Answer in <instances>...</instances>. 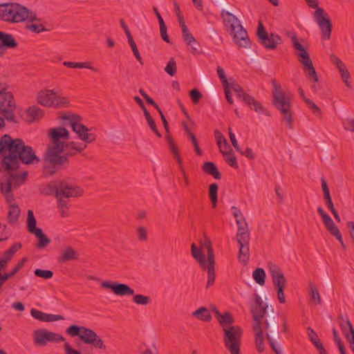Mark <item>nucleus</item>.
I'll list each match as a JSON object with an SVG mask.
<instances>
[{
	"instance_id": "1",
	"label": "nucleus",
	"mask_w": 354,
	"mask_h": 354,
	"mask_svg": "<svg viewBox=\"0 0 354 354\" xmlns=\"http://www.w3.org/2000/svg\"><path fill=\"white\" fill-rule=\"evenodd\" d=\"M6 153L2 158L1 167L7 172L17 170L19 161L26 165L39 162L32 147L25 145L21 139H12L8 134H5L0 139V155Z\"/></svg>"
},
{
	"instance_id": "2",
	"label": "nucleus",
	"mask_w": 354,
	"mask_h": 354,
	"mask_svg": "<svg viewBox=\"0 0 354 354\" xmlns=\"http://www.w3.org/2000/svg\"><path fill=\"white\" fill-rule=\"evenodd\" d=\"M254 304L251 308V313L253 315V310H257L259 315V326L265 331L266 338L270 345L272 349L276 354H282L281 349L277 344V339L279 337V324L281 326L283 333H286L288 331V323L286 318L281 316L279 319L274 315V310L271 308L270 312L268 311V306L264 303L261 297L257 295H254Z\"/></svg>"
},
{
	"instance_id": "3",
	"label": "nucleus",
	"mask_w": 354,
	"mask_h": 354,
	"mask_svg": "<svg viewBox=\"0 0 354 354\" xmlns=\"http://www.w3.org/2000/svg\"><path fill=\"white\" fill-rule=\"evenodd\" d=\"M191 254L201 268L207 272L206 288H209L214 283L216 279L215 257L210 240L205 237V241L201 244L200 248H198L195 243H192Z\"/></svg>"
},
{
	"instance_id": "4",
	"label": "nucleus",
	"mask_w": 354,
	"mask_h": 354,
	"mask_svg": "<svg viewBox=\"0 0 354 354\" xmlns=\"http://www.w3.org/2000/svg\"><path fill=\"white\" fill-rule=\"evenodd\" d=\"M0 19L12 24L40 21L35 11L14 2L0 4Z\"/></svg>"
},
{
	"instance_id": "5",
	"label": "nucleus",
	"mask_w": 354,
	"mask_h": 354,
	"mask_svg": "<svg viewBox=\"0 0 354 354\" xmlns=\"http://www.w3.org/2000/svg\"><path fill=\"white\" fill-rule=\"evenodd\" d=\"M234 323L232 317L220 325L223 334V342L230 354H240L243 330L240 326L234 325Z\"/></svg>"
},
{
	"instance_id": "6",
	"label": "nucleus",
	"mask_w": 354,
	"mask_h": 354,
	"mask_svg": "<svg viewBox=\"0 0 354 354\" xmlns=\"http://www.w3.org/2000/svg\"><path fill=\"white\" fill-rule=\"evenodd\" d=\"M273 104L280 111L283 120L287 123L288 127L291 129L292 126L291 97L286 95L275 81H273Z\"/></svg>"
},
{
	"instance_id": "7",
	"label": "nucleus",
	"mask_w": 354,
	"mask_h": 354,
	"mask_svg": "<svg viewBox=\"0 0 354 354\" xmlns=\"http://www.w3.org/2000/svg\"><path fill=\"white\" fill-rule=\"evenodd\" d=\"M48 136L50 144L48 146L45 153V159L50 156L55 159L57 156L55 155L56 151H64L66 147V142L70 138L68 131L62 127L50 129Z\"/></svg>"
},
{
	"instance_id": "8",
	"label": "nucleus",
	"mask_w": 354,
	"mask_h": 354,
	"mask_svg": "<svg viewBox=\"0 0 354 354\" xmlns=\"http://www.w3.org/2000/svg\"><path fill=\"white\" fill-rule=\"evenodd\" d=\"M66 332L71 337H79L82 342L91 344L95 348L103 350L106 348L103 340L92 329L84 326L71 325L66 329Z\"/></svg>"
},
{
	"instance_id": "9",
	"label": "nucleus",
	"mask_w": 354,
	"mask_h": 354,
	"mask_svg": "<svg viewBox=\"0 0 354 354\" xmlns=\"http://www.w3.org/2000/svg\"><path fill=\"white\" fill-rule=\"evenodd\" d=\"M291 39L293 48L297 51L296 55L298 61L302 64L306 76L310 82H318V76L308 53L298 41L297 36L292 37Z\"/></svg>"
},
{
	"instance_id": "10",
	"label": "nucleus",
	"mask_w": 354,
	"mask_h": 354,
	"mask_svg": "<svg viewBox=\"0 0 354 354\" xmlns=\"http://www.w3.org/2000/svg\"><path fill=\"white\" fill-rule=\"evenodd\" d=\"M60 118L64 120L65 125L71 127L73 131L77 134L82 141L90 144L95 140V136L88 133V129L80 122L82 118L78 115L70 113L64 115Z\"/></svg>"
},
{
	"instance_id": "11",
	"label": "nucleus",
	"mask_w": 354,
	"mask_h": 354,
	"mask_svg": "<svg viewBox=\"0 0 354 354\" xmlns=\"http://www.w3.org/2000/svg\"><path fill=\"white\" fill-rule=\"evenodd\" d=\"M71 149L64 154L62 153L64 151H56L55 155L57 156L52 159L50 156L45 159L46 164L44 167L45 174H53L62 168H65L69 166L68 158L77 153L76 151H71Z\"/></svg>"
},
{
	"instance_id": "12",
	"label": "nucleus",
	"mask_w": 354,
	"mask_h": 354,
	"mask_svg": "<svg viewBox=\"0 0 354 354\" xmlns=\"http://www.w3.org/2000/svg\"><path fill=\"white\" fill-rule=\"evenodd\" d=\"M55 197H78L83 194V190L78 186H74L64 180H55L49 185Z\"/></svg>"
},
{
	"instance_id": "13",
	"label": "nucleus",
	"mask_w": 354,
	"mask_h": 354,
	"mask_svg": "<svg viewBox=\"0 0 354 354\" xmlns=\"http://www.w3.org/2000/svg\"><path fill=\"white\" fill-rule=\"evenodd\" d=\"M227 89H232L236 95V97L248 105L251 109L254 110L257 113H261L268 115H269L267 110L263 107L259 101L256 100L253 97L245 93L241 86L235 81L228 82Z\"/></svg>"
},
{
	"instance_id": "14",
	"label": "nucleus",
	"mask_w": 354,
	"mask_h": 354,
	"mask_svg": "<svg viewBox=\"0 0 354 354\" xmlns=\"http://www.w3.org/2000/svg\"><path fill=\"white\" fill-rule=\"evenodd\" d=\"M27 172L24 171L21 174H10L5 175L1 180L0 186L1 192L6 195L7 199L12 196L10 192L12 188H17L24 183L27 177Z\"/></svg>"
},
{
	"instance_id": "15",
	"label": "nucleus",
	"mask_w": 354,
	"mask_h": 354,
	"mask_svg": "<svg viewBox=\"0 0 354 354\" xmlns=\"http://www.w3.org/2000/svg\"><path fill=\"white\" fill-rule=\"evenodd\" d=\"M313 17L320 28L322 38L324 40H329L333 26L328 12L322 8H317L313 12Z\"/></svg>"
},
{
	"instance_id": "16",
	"label": "nucleus",
	"mask_w": 354,
	"mask_h": 354,
	"mask_svg": "<svg viewBox=\"0 0 354 354\" xmlns=\"http://www.w3.org/2000/svg\"><path fill=\"white\" fill-rule=\"evenodd\" d=\"M257 36L259 43L268 50H274L282 43V39L278 35L268 33L261 21L259 22Z\"/></svg>"
},
{
	"instance_id": "17",
	"label": "nucleus",
	"mask_w": 354,
	"mask_h": 354,
	"mask_svg": "<svg viewBox=\"0 0 354 354\" xmlns=\"http://www.w3.org/2000/svg\"><path fill=\"white\" fill-rule=\"evenodd\" d=\"M32 338L35 344L40 346H46L48 342L59 343L65 341V338L62 335L45 328L34 330Z\"/></svg>"
},
{
	"instance_id": "18",
	"label": "nucleus",
	"mask_w": 354,
	"mask_h": 354,
	"mask_svg": "<svg viewBox=\"0 0 354 354\" xmlns=\"http://www.w3.org/2000/svg\"><path fill=\"white\" fill-rule=\"evenodd\" d=\"M15 102L10 92L0 93V113L8 121L16 122L14 111Z\"/></svg>"
},
{
	"instance_id": "19",
	"label": "nucleus",
	"mask_w": 354,
	"mask_h": 354,
	"mask_svg": "<svg viewBox=\"0 0 354 354\" xmlns=\"http://www.w3.org/2000/svg\"><path fill=\"white\" fill-rule=\"evenodd\" d=\"M317 212L321 216L323 223L327 230L339 241L342 248L345 250L346 246L344 243L342 236L338 227L335 224L330 216L326 213L322 207H317Z\"/></svg>"
},
{
	"instance_id": "20",
	"label": "nucleus",
	"mask_w": 354,
	"mask_h": 354,
	"mask_svg": "<svg viewBox=\"0 0 354 354\" xmlns=\"http://www.w3.org/2000/svg\"><path fill=\"white\" fill-rule=\"evenodd\" d=\"M100 286L104 288L110 289L115 295L118 296H131L134 295L133 289L124 283L104 281Z\"/></svg>"
},
{
	"instance_id": "21",
	"label": "nucleus",
	"mask_w": 354,
	"mask_h": 354,
	"mask_svg": "<svg viewBox=\"0 0 354 354\" xmlns=\"http://www.w3.org/2000/svg\"><path fill=\"white\" fill-rule=\"evenodd\" d=\"M259 315L257 310H253V320L254 321V324L253 325V330L254 332V344L256 348L259 353H262L264 351L265 346H264V336H263V330L262 328L259 326Z\"/></svg>"
},
{
	"instance_id": "22",
	"label": "nucleus",
	"mask_w": 354,
	"mask_h": 354,
	"mask_svg": "<svg viewBox=\"0 0 354 354\" xmlns=\"http://www.w3.org/2000/svg\"><path fill=\"white\" fill-rule=\"evenodd\" d=\"M17 46L18 43L11 34L0 31V57H3L7 50L15 49Z\"/></svg>"
},
{
	"instance_id": "23",
	"label": "nucleus",
	"mask_w": 354,
	"mask_h": 354,
	"mask_svg": "<svg viewBox=\"0 0 354 354\" xmlns=\"http://www.w3.org/2000/svg\"><path fill=\"white\" fill-rule=\"evenodd\" d=\"M268 272L272 277L274 287L286 286L287 281L281 269L276 264L269 263Z\"/></svg>"
},
{
	"instance_id": "24",
	"label": "nucleus",
	"mask_w": 354,
	"mask_h": 354,
	"mask_svg": "<svg viewBox=\"0 0 354 354\" xmlns=\"http://www.w3.org/2000/svg\"><path fill=\"white\" fill-rule=\"evenodd\" d=\"M230 34L233 35L234 42L241 48H250V41L248 38L246 30L241 24L239 28L230 30Z\"/></svg>"
},
{
	"instance_id": "25",
	"label": "nucleus",
	"mask_w": 354,
	"mask_h": 354,
	"mask_svg": "<svg viewBox=\"0 0 354 354\" xmlns=\"http://www.w3.org/2000/svg\"><path fill=\"white\" fill-rule=\"evenodd\" d=\"M54 98L55 92L53 90H42L37 95V102L45 107L52 108Z\"/></svg>"
},
{
	"instance_id": "26",
	"label": "nucleus",
	"mask_w": 354,
	"mask_h": 354,
	"mask_svg": "<svg viewBox=\"0 0 354 354\" xmlns=\"http://www.w3.org/2000/svg\"><path fill=\"white\" fill-rule=\"evenodd\" d=\"M30 315L35 319L45 322H53L63 320L64 319L62 315L47 314L35 308L31 309Z\"/></svg>"
},
{
	"instance_id": "27",
	"label": "nucleus",
	"mask_w": 354,
	"mask_h": 354,
	"mask_svg": "<svg viewBox=\"0 0 354 354\" xmlns=\"http://www.w3.org/2000/svg\"><path fill=\"white\" fill-rule=\"evenodd\" d=\"M221 17L223 19V24L225 27L229 28L230 30H234V28H239L241 25L240 21L232 13L227 10H222Z\"/></svg>"
},
{
	"instance_id": "28",
	"label": "nucleus",
	"mask_w": 354,
	"mask_h": 354,
	"mask_svg": "<svg viewBox=\"0 0 354 354\" xmlns=\"http://www.w3.org/2000/svg\"><path fill=\"white\" fill-rule=\"evenodd\" d=\"M79 258L78 252L72 247L67 246L62 250V253L57 257V261L59 263H64L70 261L77 260Z\"/></svg>"
},
{
	"instance_id": "29",
	"label": "nucleus",
	"mask_w": 354,
	"mask_h": 354,
	"mask_svg": "<svg viewBox=\"0 0 354 354\" xmlns=\"http://www.w3.org/2000/svg\"><path fill=\"white\" fill-rule=\"evenodd\" d=\"M307 331L310 342L316 347L319 351V354H328L326 350L324 348L322 343L319 340L317 334L314 331V330L310 327H308Z\"/></svg>"
},
{
	"instance_id": "30",
	"label": "nucleus",
	"mask_w": 354,
	"mask_h": 354,
	"mask_svg": "<svg viewBox=\"0 0 354 354\" xmlns=\"http://www.w3.org/2000/svg\"><path fill=\"white\" fill-rule=\"evenodd\" d=\"M236 239L239 245H249L250 232L248 225H246L245 227L241 226L238 227Z\"/></svg>"
},
{
	"instance_id": "31",
	"label": "nucleus",
	"mask_w": 354,
	"mask_h": 354,
	"mask_svg": "<svg viewBox=\"0 0 354 354\" xmlns=\"http://www.w3.org/2000/svg\"><path fill=\"white\" fill-rule=\"evenodd\" d=\"M202 170L206 174L212 176L216 179H221V174L215 164L212 162H205L202 165Z\"/></svg>"
},
{
	"instance_id": "32",
	"label": "nucleus",
	"mask_w": 354,
	"mask_h": 354,
	"mask_svg": "<svg viewBox=\"0 0 354 354\" xmlns=\"http://www.w3.org/2000/svg\"><path fill=\"white\" fill-rule=\"evenodd\" d=\"M192 316L198 319L209 322L212 319V315L209 310L205 307H201L192 313Z\"/></svg>"
},
{
	"instance_id": "33",
	"label": "nucleus",
	"mask_w": 354,
	"mask_h": 354,
	"mask_svg": "<svg viewBox=\"0 0 354 354\" xmlns=\"http://www.w3.org/2000/svg\"><path fill=\"white\" fill-rule=\"evenodd\" d=\"M166 140H167V141L168 142V145H169V149H170L171 151L174 154V157L175 160H176V162L178 164L179 168L182 169V163H183V162H182V159H181V158H180V156L179 155L178 147L175 145L174 141L173 140V139L171 138V136L169 134H167L166 136Z\"/></svg>"
},
{
	"instance_id": "34",
	"label": "nucleus",
	"mask_w": 354,
	"mask_h": 354,
	"mask_svg": "<svg viewBox=\"0 0 354 354\" xmlns=\"http://www.w3.org/2000/svg\"><path fill=\"white\" fill-rule=\"evenodd\" d=\"M231 210L234 217L235 218L238 227L241 226L245 227V225H248V223L246 222L242 212L235 206L232 207Z\"/></svg>"
},
{
	"instance_id": "35",
	"label": "nucleus",
	"mask_w": 354,
	"mask_h": 354,
	"mask_svg": "<svg viewBox=\"0 0 354 354\" xmlns=\"http://www.w3.org/2000/svg\"><path fill=\"white\" fill-rule=\"evenodd\" d=\"M211 310L214 313L215 317L218 319L219 325L223 324L233 317L230 313L225 312L221 313L215 306H212Z\"/></svg>"
},
{
	"instance_id": "36",
	"label": "nucleus",
	"mask_w": 354,
	"mask_h": 354,
	"mask_svg": "<svg viewBox=\"0 0 354 354\" xmlns=\"http://www.w3.org/2000/svg\"><path fill=\"white\" fill-rule=\"evenodd\" d=\"M310 286V301L315 304L319 305L322 304V298L321 296L314 283L312 282L309 283Z\"/></svg>"
},
{
	"instance_id": "37",
	"label": "nucleus",
	"mask_w": 354,
	"mask_h": 354,
	"mask_svg": "<svg viewBox=\"0 0 354 354\" xmlns=\"http://www.w3.org/2000/svg\"><path fill=\"white\" fill-rule=\"evenodd\" d=\"M36 225H37V221L34 216L33 212H32V210L29 209L28 211L27 228H28V230L31 234L36 232L37 230H40V228H38L36 227Z\"/></svg>"
},
{
	"instance_id": "38",
	"label": "nucleus",
	"mask_w": 354,
	"mask_h": 354,
	"mask_svg": "<svg viewBox=\"0 0 354 354\" xmlns=\"http://www.w3.org/2000/svg\"><path fill=\"white\" fill-rule=\"evenodd\" d=\"M238 259L243 265L247 264L249 259V245H239Z\"/></svg>"
},
{
	"instance_id": "39",
	"label": "nucleus",
	"mask_w": 354,
	"mask_h": 354,
	"mask_svg": "<svg viewBox=\"0 0 354 354\" xmlns=\"http://www.w3.org/2000/svg\"><path fill=\"white\" fill-rule=\"evenodd\" d=\"M35 235L37 238H38L39 241L37 243V247L39 248H43L46 247L50 242V240L48 239L42 232L41 229L37 230L36 232L32 233Z\"/></svg>"
},
{
	"instance_id": "40",
	"label": "nucleus",
	"mask_w": 354,
	"mask_h": 354,
	"mask_svg": "<svg viewBox=\"0 0 354 354\" xmlns=\"http://www.w3.org/2000/svg\"><path fill=\"white\" fill-rule=\"evenodd\" d=\"M69 101L67 97L57 95L55 93V98L53 100V108L68 107Z\"/></svg>"
},
{
	"instance_id": "41",
	"label": "nucleus",
	"mask_w": 354,
	"mask_h": 354,
	"mask_svg": "<svg viewBox=\"0 0 354 354\" xmlns=\"http://www.w3.org/2000/svg\"><path fill=\"white\" fill-rule=\"evenodd\" d=\"M254 281L259 285L263 286L266 282V272L262 268H257L252 273Z\"/></svg>"
},
{
	"instance_id": "42",
	"label": "nucleus",
	"mask_w": 354,
	"mask_h": 354,
	"mask_svg": "<svg viewBox=\"0 0 354 354\" xmlns=\"http://www.w3.org/2000/svg\"><path fill=\"white\" fill-rule=\"evenodd\" d=\"M27 113L32 120H39L44 115L43 110L35 106L30 107L27 111Z\"/></svg>"
},
{
	"instance_id": "43",
	"label": "nucleus",
	"mask_w": 354,
	"mask_h": 354,
	"mask_svg": "<svg viewBox=\"0 0 354 354\" xmlns=\"http://www.w3.org/2000/svg\"><path fill=\"white\" fill-rule=\"evenodd\" d=\"M41 21L39 22L34 21L30 22L31 24H27L26 26V28L28 30H30L32 32L35 33H39L41 32L46 31L47 29L45 28V26L40 24Z\"/></svg>"
},
{
	"instance_id": "44",
	"label": "nucleus",
	"mask_w": 354,
	"mask_h": 354,
	"mask_svg": "<svg viewBox=\"0 0 354 354\" xmlns=\"http://www.w3.org/2000/svg\"><path fill=\"white\" fill-rule=\"evenodd\" d=\"M87 147V145L84 143L76 142H66L65 149H71L73 151H76L77 153H80L83 150H84Z\"/></svg>"
},
{
	"instance_id": "45",
	"label": "nucleus",
	"mask_w": 354,
	"mask_h": 354,
	"mask_svg": "<svg viewBox=\"0 0 354 354\" xmlns=\"http://www.w3.org/2000/svg\"><path fill=\"white\" fill-rule=\"evenodd\" d=\"M19 213L20 209L17 206L11 205L8 211L9 223L11 224H14L17 221L19 216Z\"/></svg>"
},
{
	"instance_id": "46",
	"label": "nucleus",
	"mask_w": 354,
	"mask_h": 354,
	"mask_svg": "<svg viewBox=\"0 0 354 354\" xmlns=\"http://www.w3.org/2000/svg\"><path fill=\"white\" fill-rule=\"evenodd\" d=\"M218 185L216 183L209 185V195L212 207L214 208L217 203Z\"/></svg>"
},
{
	"instance_id": "47",
	"label": "nucleus",
	"mask_w": 354,
	"mask_h": 354,
	"mask_svg": "<svg viewBox=\"0 0 354 354\" xmlns=\"http://www.w3.org/2000/svg\"><path fill=\"white\" fill-rule=\"evenodd\" d=\"M132 301L138 305L147 306L151 302L150 297L143 295H133Z\"/></svg>"
},
{
	"instance_id": "48",
	"label": "nucleus",
	"mask_w": 354,
	"mask_h": 354,
	"mask_svg": "<svg viewBox=\"0 0 354 354\" xmlns=\"http://www.w3.org/2000/svg\"><path fill=\"white\" fill-rule=\"evenodd\" d=\"M176 70L177 66L176 60L174 57H171L165 68V71L170 76H174L176 73Z\"/></svg>"
},
{
	"instance_id": "49",
	"label": "nucleus",
	"mask_w": 354,
	"mask_h": 354,
	"mask_svg": "<svg viewBox=\"0 0 354 354\" xmlns=\"http://www.w3.org/2000/svg\"><path fill=\"white\" fill-rule=\"evenodd\" d=\"M34 274L38 277H41L44 279H50L53 276V272L49 270H41L37 268L34 270Z\"/></svg>"
},
{
	"instance_id": "50",
	"label": "nucleus",
	"mask_w": 354,
	"mask_h": 354,
	"mask_svg": "<svg viewBox=\"0 0 354 354\" xmlns=\"http://www.w3.org/2000/svg\"><path fill=\"white\" fill-rule=\"evenodd\" d=\"M128 42L131 46V48L133 51V53L134 56L136 57V59L140 63V64H143L142 57L140 55L139 50L137 48V46L136 44V42L134 41L133 37L128 39Z\"/></svg>"
},
{
	"instance_id": "51",
	"label": "nucleus",
	"mask_w": 354,
	"mask_h": 354,
	"mask_svg": "<svg viewBox=\"0 0 354 354\" xmlns=\"http://www.w3.org/2000/svg\"><path fill=\"white\" fill-rule=\"evenodd\" d=\"M305 103L307 106L311 109L314 114H315L319 118L322 117V111L319 106H317L311 100L305 99Z\"/></svg>"
},
{
	"instance_id": "52",
	"label": "nucleus",
	"mask_w": 354,
	"mask_h": 354,
	"mask_svg": "<svg viewBox=\"0 0 354 354\" xmlns=\"http://www.w3.org/2000/svg\"><path fill=\"white\" fill-rule=\"evenodd\" d=\"M330 60L337 68L339 71L346 68L342 61L334 54L330 55Z\"/></svg>"
},
{
	"instance_id": "53",
	"label": "nucleus",
	"mask_w": 354,
	"mask_h": 354,
	"mask_svg": "<svg viewBox=\"0 0 354 354\" xmlns=\"http://www.w3.org/2000/svg\"><path fill=\"white\" fill-rule=\"evenodd\" d=\"M187 136H188L189 139L191 140V142L194 147L196 153L198 156H201L203 154V152L199 147L198 142V140H197L195 135L192 133H189V135H187Z\"/></svg>"
},
{
	"instance_id": "54",
	"label": "nucleus",
	"mask_w": 354,
	"mask_h": 354,
	"mask_svg": "<svg viewBox=\"0 0 354 354\" xmlns=\"http://www.w3.org/2000/svg\"><path fill=\"white\" fill-rule=\"evenodd\" d=\"M10 234V229L6 225L0 224V241L7 240Z\"/></svg>"
},
{
	"instance_id": "55",
	"label": "nucleus",
	"mask_w": 354,
	"mask_h": 354,
	"mask_svg": "<svg viewBox=\"0 0 354 354\" xmlns=\"http://www.w3.org/2000/svg\"><path fill=\"white\" fill-rule=\"evenodd\" d=\"M216 71L223 87H227L228 86V81L225 75L224 70L221 66H218L216 68Z\"/></svg>"
},
{
	"instance_id": "56",
	"label": "nucleus",
	"mask_w": 354,
	"mask_h": 354,
	"mask_svg": "<svg viewBox=\"0 0 354 354\" xmlns=\"http://www.w3.org/2000/svg\"><path fill=\"white\" fill-rule=\"evenodd\" d=\"M286 286H276L274 288L277 290V298L280 304L286 303V297L284 295V289Z\"/></svg>"
},
{
	"instance_id": "57",
	"label": "nucleus",
	"mask_w": 354,
	"mask_h": 354,
	"mask_svg": "<svg viewBox=\"0 0 354 354\" xmlns=\"http://www.w3.org/2000/svg\"><path fill=\"white\" fill-rule=\"evenodd\" d=\"M225 161L227 164L233 168L237 169L239 167L238 163L236 162V156L230 152L228 155L225 156Z\"/></svg>"
},
{
	"instance_id": "58",
	"label": "nucleus",
	"mask_w": 354,
	"mask_h": 354,
	"mask_svg": "<svg viewBox=\"0 0 354 354\" xmlns=\"http://www.w3.org/2000/svg\"><path fill=\"white\" fill-rule=\"evenodd\" d=\"M160 25V36L162 39L167 43H169L170 40L167 33V26L165 22H162V24H159Z\"/></svg>"
},
{
	"instance_id": "59",
	"label": "nucleus",
	"mask_w": 354,
	"mask_h": 354,
	"mask_svg": "<svg viewBox=\"0 0 354 354\" xmlns=\"http://www.w3.org/2000/svg\"><path fill=\"white\" fill-rule=\"evenodd\" d=\"M339 73L341 74L342 81L344 82L347 87L350 88L351 86L350 82H348V80L350 78V73L346 69V68L344 69H342L339 71Z\"/></svg>"
},
{
	"instance_id": "60",
	"label": "nucleus",
	"mask_w": 354,
	"mask_h": 354,
	"mask_svg": "<svg viewBox=\"0 0 354 354\" xmlns=\"http://www.w3.org/2000/svg\"><path fill=\"white\" fill-rule=\"evenodd\" d=\"M221 153L224 156L228 155L230 152H232V149L227 143V140H224V142L221 143V145H218Z\"/></svg>"
},
{
	"instance_id": "61",
	"label": "nucleus",
	"mask_w": 354,
	"mask_h": 354,
	"mask_svg": "<svg viewBox=\"0 0 354 354\" xmlns=\"http://www.w3.org/2000/svg\"><path fill=\"white\" fill-rule=\"evenodd\" d=\"M138 238L140 241H145L147 239V230L144 227H138L137 229Z\"/></svg>"
},
{
	"instance_id": "62",
	"label": "nucleus",
	"mask_w": 354,
	"mask_h": 354,
	"mask_svg": "<svg viewBox=\"0 0 354 354\" xmlns=\"http://www.w3.org/2000/svg\"><path fill=\"white\" fill-rule=\"evenodd\" d=\"M57 199V207L58 209L69 208L68 201L64 197H55Z\"/></svg>"
},
{
	"instance_id": "63",
	"label": "nucleus",
	"mask_w": 354,
	"mask_h": 354,
	"mask_svg": "<svg viewBox=\"0 0 354 354\" xmlns=\"http://www.w3.org/2000/svg\"><path fill=\"white\" fill-rule=\"evenodd\" d=\"M189 95L194 103H197L202 97L201 93L196 88L192 90Z\"/></svg>"
},
{
	"instance_id": "64",
	"label": "nucleus",
	"mask_w": 354,
	"mask_h": 354,
	"mask_svg": "<svg viewBox=\"0 0 354 354\" xmlns=\"http://www.w3.org/2000/svg\"><path fill=\"white\" fill-rule=\"evenodd\" d=\"M344 127L345 130L349 131H354V120L348 119L344 122Z\"/></svg>"
}]
</instances>
